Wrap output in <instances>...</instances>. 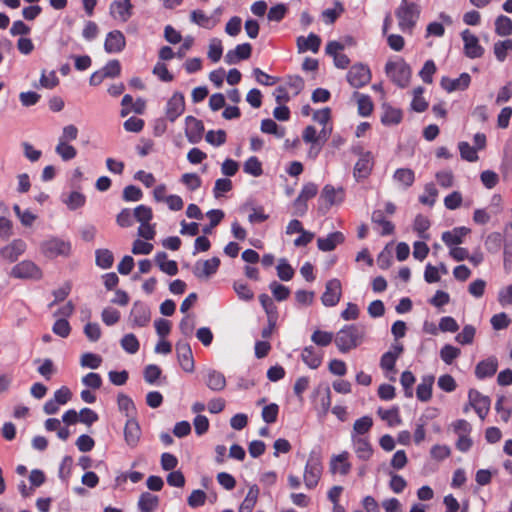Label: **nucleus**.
<instances>
[{
    "mask_svg": "<svg viewBox=\"0 0 512 512\" xmlns=\"http://www.w3.org/2000/svg\"><path fill=\"white\" fill-rule=\"evenodd\" d=\"M140 435L141 430L138 422L135 418L128 419L124 429L126 443L131 447H135L140 440Z\"/></svg>",
    "mask_w": 512,
    "mask_h": 512,
    "instance_id": "4be33fe9",
    "label": "nucleus"
},
{
    "mask_svg": "<svg viewBox=\"0 0 512 512\" xmlns=\"http://www.w3.org/2000/svg\"><path fill=\"white\" fill-rule=\"evenodd\" d=\"M96 264L104 269L110 268L113 264V254L107 249L97 250Z\"/></svg>",
    "mask_w": 512,
    "mask_h": 512,
    "instance_id": "864d4df0",
    "label": "nucleus"
},
{
    "mask_svg": "<svg viewBox=\"0 0 512 512\" xmlns=\"http://www.w3.org/2000/svg\"><path fill=\"white\" fill-rule=\"evenodd\" d=\"M302 360L311 369H316L321 365L322 354L313 346L305 347L302 351Z\"/></svg>",
    "mask_w": 512,
    "mask_h": 512,
    "instance_id": "c756f323",
    "label": "nucleus"
},
{
    "mask_svg": "<svg viewBox=\"0 0 512 512\" xmlns=\"http://www.w3.org/2000/svg\"><path fill=\"white\" fill-rule=\"evenodd\" d=\"M464 42V54L470 58H480L484 54V48L479 44V39L470 30L466 29L461 34Z\"/></svg>",
    "mask_w": 512,
    "mask_h": 512,
    "instance_id": "9d476101",
    "label": "nucleus"
},
{
    "mask_svg": "<svg viewBox=\"0 0 512 512\" xmlns=\"http://www.w3.org/2000/svg\"><path fill=\"white\" fill-rule=\"evenodd\" d=\"M10 275L17 279L40 280L43 276L42 270L32 261L24 260L11 269Z\"/></svg>",
    "mask_w": 512,
    "mask_h": 512,
    "instance_id": "423d86ee",
    "label": "nucleus"
},
{
    "mask_svg": "<svg viewBox=\"0 0 512 512\" xmlns=\"http://www.w3.org/2000/svg\"><path fill=\"white\" fill-rule=\"evenodd\" d=\"M461 351L459 348L452 345H444L440 350V357L446 364H451L459 355Z\"/></svg>",
    "mask_w": 512,
    "mask_h": 512,
    "instance_id": "603ef678",
    "label": "nucleus"
},
{
    "mask_svg": "<svg viewBox=\"0 0 512 512\" xmlns=\"http://www.w3.org/2000/svg\"><path fill=\"white\" fill-rule=\"evenodd\" d=\"M438 191L434 184H427L425 186L424 194L420 196V202L424 205L433 206L437 197Z\"/></svg>",
    "mask_w": 512,
    "mask_h": 512,
    "instance_id": "052dcab7",
    "label": "nucleus"
},
{
    "mask_svg": "<svg viewBox=\"0 0 512 512\" xmlns=\"http://www.w3.org/2000/svg\"><path fill=\"white\" fill-rule=\"evenodd\" d=\"M371 80V72L364 64L353 65L347 73V81L354 88H361Z\"/></svg>",
    "mask_w": 512,
    "mask_h": 512,
    "instance_id": "6e6552de",
    "label": "nucleus"
},
{
    "mask_svg": "<svg viewBox=\"0 0 512 512\" xmlns=\"http://www.w3.org/2000/svg\"><path fill=\"white\" fill-rule=\"evenodd\" d=\"M471 81V77L468 73H462L458 78L451 79L449 77H443L441 79V86L447 92H453L457 90H465Z\"/></svg>",
    "mask_w": 512,
    "mask_h": 512,
    "instance_id": "6ab92c4d",
    "label": "nucleus"
},
{
    "mask_svg": "<svg viewBox=\"0 0 512 512\" xmlns=\"http://www.w3.org/2000/svg\"><path fill=\"white\" fill-rule=\"evenodd\" d=\"M372 425V418L369 416H364L355 421L353 425V432L357 435H364L371 429Z\"/></svg>",
    "mask_w": 512,
    "mask_h": 512,
    "instance_id": "6e6d98bb",
    "label": "nucleus"
},
{
    "mask_svg": "<svg viewBox=\"0 0 512 512\" xmlns=\"http://www.w3.org/2000/svg\"><path fill=\"white\" fill-rule=\"evenodd\" d=\"M333 339H335L333 333L327 331L315 330L311 335L312 342L321 347L328 346Z\"/></svg>",
    "mask_w": 512,
    "mask_h": 512,
    "instance_id": "49530a36",
    "label": "nucleus"
},
{
    "mask_svg": "<svg viewBox=\"0 0 512 512\" xmlns=\"http://www.w3.org/2000/svg\"><path fill=\"white\" fill-rule=\"evenodd\" d=\"M13 210L24 226H31L37 218L30 210H21L17 204L13 206Z\"/></svg>",
    "mask_w": 512,
    "mask_h": 512,
    "instance_id": "bf43d9fd",
    "label": "nucleus"
},
{
    "mask_svg": "<svg viewBox=\"0 0 512 512\" xmlns=\"http://www.w3.org/2000/svg\"><path fill=\"white\" fill-rule=\"evenodd\" d=\"M223 53V47H222V41L218 38H213L209 42L208 46V57L213 62H218L222 56Z\"/></svg>",
    "mask_w": 512,
    "mask_h": 512,
    "instance_id": "09e8293b",
    "label": "nucleus"
},
{
    "mask_svg": "<svg viewBox=\"0 0 512 512\" xmlns=\"http://www.w3.org/2000/svg\"><path fill=\"white\" fill-rule=\"evenodd\" d=\"M219 264L220 260L217 257L197 262L193 273L197 278H208L217 271Z\"/></svg>",
    "mask_w": 512,
    "mask_h": 512,
    "instance_id": "a211bd4d",
    "label": "nucleus"
},
{
    "mask_svg": "<svg viewBox=\"0 0 512 512\" xmlns=\"http://www.w3.org/2000/svg\"><path fill=\"white\" fill-rule=\"evenodd\" d=\"M258 495L259 488L257 487V485L250 486L249 491L245 499L241 503L238 512H252L257 503Z\"/></svg>",
    "mask_w": 512,
    "mask_h": 512,
    "instance_id": "72a5a7b5",
    "label": "nucleus"
},
{
    "mask_svg": "<svg viewBox=\"0 0 512 512\" xmlns=\"http://www.w3.org/2000/svg\"><path fill=\"white\" fill-rule=\"evenodd\" d=\"M475 328L471 325H466L462 332L456 336V341L462 345L471 344L475 336Z\"/></svg>",
    "mask_w": 512,
    "mask_h": 512,
    "instance_id": "0e129e2a",
    "label": "nucleus"
},
{
    "mask_svg": "<svg viewBox=\"0 0 512 512\" xmlns=\"http://www.w3.org/2000/svg\"><path fill=\"white\" fill-rule=\"evenodd\" d=\"M158 497L151 493H143L140 496L138 505L141 512H152L158 505Z\"/></svg>",
    "mask_w": 512,
    "mask_h": 512,
    "instance_id": "37998d69",
    "label": "nucleus"
},
{
    "mask_svg": "<svg viewBox=\"0 0 512 512\" xmlns=\"http://www.w3.org/2000/svg\"><path fill=\"white\" fill-rule=\"evenodd\" d=\"M387 76L399 87L408 86L411 78L409 65L401 58L388 61L385 66Z\"/></svg>",
    "mask_w": 512,
    "mask_h": 512,
    "instance_id": "f03ea898",
    "label": "nucleus"
},
{
    "mask_svg": "<svg viewBox=\"0 0 512 512\" xmlns=\"http://www.w3.org/2000/svg\"><path fill=\"white\" fill-rule=\"evenodd\" d=\"M155 261L162 272L170 276L177 274V263L174 260H168V256L165 252L158 253L155 257Z\"/></svg>",
    "mask_w": 512,
    "mask_h": 512,
    "instance_id": "473e14b6",
    "label": "nucleus"
},
{
    "mask_svg": "<svg viewBox=\"0 0 512 512\" xmlns=\"http://www.w3.org/2000/svg\"><path fill=\"white\" fill-rule=\"evenodd\" d=\"M402 119V113L400 110L387 107L385 108L384 114L382 116V123L385 125H393L398 124Z\"/></svg>",
    "mask_w": 512,
    "mask_h": 512,
    "instance_id": "3c124183",
    "label": "nucleus"
},
{
    "mask_svg": "<svg viewBox=\"0 0 512 512\" xmlns=\"http://www.w3.org/2000/svg\"><path fill=\"white\" fill-rule=\"evenodd\" d=\"M365 330L357 325H347L340 329L334 339L337 348L342 353H347L357 348L364 339Z\"/></svg>",
    "mask_w": 512,
    "mask_h": 512,
    "instance_id": "f257e3e1",
    "label": "nucleus"
},
{
    "mask_svg": "<svg viewBox=\"0 0 512 512\" xmlns=\"http://www.w3.org/2000/svg\"><path fill=\"white\" fill-rule=\"evenodd\" d=\"M12 235V223L7 218V207L0 203V237L3 240L8 239Z\"/></svg>",
    "mask_w": 512,
    "mask_h": 512,
    "instance_id": "c9c22d12",
    "label": "nucleus"
},
{
    "mask_svg": "<svg viewBox=\"0 0 512 512\" xmlns=\"http://www.w3.org/2000/svg\"><path fill=\"white\" fill-rule=\"evenodd\" d=\"M342 287L338 279H331L326 283L325 292L321 296V301L324 306H335L341 298Z\"/></svg>",
    "mask_w": 512,
    "mask_h": 512,
    "instance_id": "9b49d317",
    "label": "nucleus"
},
{
    "mask_svg": "<svg viewBox=\"0 0 512 512\" xmlns=\"http://www.w3.org/2000/svg\"><path fill=\"white\" fill-rule=\"evenodd\" d=\"M498 363L495 358H489L481 361L475 368V374L478 378L493 376L497 371Z\"/></svg>",
    "mask_w": 512,
    "mask_h": 512,
    "instance_id": "c85d7f7f",
    "label": "nucleus"
},
{
    "mask_svg": "<svg viewBox=\"0 0 512 512\" xmlns=\"http://www.w3.org/2000/svg\"><path fill=\"white\" fill-rule=\"evenodd\" d=\"M458 148L462 159L469 162L478 160L476 148L472 147L468 142H460Z\"/></svg>",
    "mask_w": 512,
    "mask_h": 512,
    "instance_id": "8fccbe9b",
    "label": "nucleus"
},
{
    "mask_svg": "<svg viewBox=\"0 0 512 512\" xmlns=\"http://www.w3.org/2000/svg\"><path fill=\"white\" fill-rule=\"evenodd\" d=\"M52 330L56 335H58L62 338H66L70 334L71 328L66 319L59 318L54 323Z\"/></svg>",
    "mask_w": 512,
    "mask_h": 512,
    "instance_id": "338daca9",
    "label": "nucleus"
},
{
    "mask_svg": "<svg viewBox=\"0 0 512 512\" xmlns=\"http://www.w3.org/2000/svg\"><path fill=\"white\" fill-rule=\"evenodd\" d=\"M469 232H470L469 228L457 227V228H454L451 231H445L442 234V240L449 247H452V246H455V245H459V244H461L463 242V238L467 234H469Z\"/></svg>",
    "mask_w": 512,
    "mask_h": 512,
    "instance_id": "5701e85b",
    "label": "nucleus"
},
{
    "mask_svg": "<svg viewBox=\"0 0 512 512\" xmlns=\"http://www.w3.org/2000/svg\"><path fill=\"white\" fill-rule=\"evenodd\" d=\"M321 39L316 34H309L308 37L300 36L297 38V48L299 53L311 50L316 53L319 50Z\"/></svg>",
    "mask_w": 512,
    "mask_h": 512,
    "instance_id": "393cba45",
    "label": "nucleus"
},
{
    "mask_svg": "<svg viewBox=\"0 0 512 512\" xmlns=\"http://www.w3.org/2000/svg\"><path fill=\"white\" fill-rule=\"evenodd\" d=\"M353 443L357 456L362 460H367L372 455V448L365 438L353 436Z\"/></svg>",
    "mask_w": 512,
    "mask_h": 512,
    "instance_id": "f704fd0d",
    "label": "nucleus"
},
{
    "mask_svg": "<svg viewBox=\"0 0 512 512\" xmlns=\"http://www.w3.org/2000/svg\"><path fill=\"white\" fill-rule=\"evenodd\" d=\"M353 97L357 102L358 113L364 117L370 115L373 110V103L370 97L358 92H354Z\"/></svg>",
    "mask_w": 512,
    "mask_h": 512,
    "instance_id": "e433bc0d",
    "label": "nucleus"
},
{
    "mask_svg": "<svg viewBox=\"0 0 512 512\" xmlns=\"http://www.w3.org/2000/svg\"><path fill=\"white\" fill-rule=\"evenodd\" d=\"M133 9L131 0H114L109 6V15L115 22L124 24L132 17Z\"/></svg>",
    "mask_w": 512,
    "mask_h": 512,
    "instance_id": "0eeeda50",
    "label": "nucleus"
},
{
    "mask_svg": "<svg viewBox=\"0 0 512 512\" xmlns=\"http://www.w3.org/2000/svg\"><path fill=\"white\" fill-rule=\"evenodd\" d=\"M133 214L140 224L149 223L152 219V210L145 205H139L136 207Z\"/></svg>",
    "mask_w": 512,
    "mask_h": 512,
    "instance_id": "e2e57ef3",
    "label": "nucleus"
},
{
    "mask_svg": "<svg viewBox=\"0 0 512 512\" xmlns=\"http://www.w3.org/2000/svg\"><path fill=\"white\" fill-rule=\"evenodd\" d=\"M181 181L191 191L198 189L201 185V179L195 173L183 174L181 177Z\"/></svg>",
    "mask_w": 512,
    "mask_h": 512,
    "instance_id": "774afa93",
    "label": "nucleus"
},
{
    "mask_svg": "<svg viewBox=\"0 0 512 512\" xmlns=\"http://www.w3.org/2000/svg\"><path fill=\"white\" fill-rule=\"evenodd\" d=\"M495 32L501 37L512 34V20L504 15H500L495 20Z\"/></svg>",
    "mask_w": 512,
    "mask_h": 512,
    "instance_id": "58836bf2",
    "label": "nucleus"
},
{
    "mask_svg": "<svg viewBox=\"0 0 512 512\" xmlns=\"http://www.w3.org/2000/svg\"><path fill=\"white\" fill-rule=\"evenodd\" d=\"M284 87H287L288 92L297 95L303 89L304 82L299 76H289Z\"/></svg>",
    "mask_w": 512,
    "mask_h": 512,
    "instance_id": "69168bd1",
    "label": "nucleus"
},
{
    "mask_svg": "<svg viewBox=\"0 0 512 512\" xmlns=\"http://www.w3.org/2000/svg\"><path fill=\"white\" fill-rule=\"evenodd\" d=\"M130 319L136 326H145L150 319L149 310L144 305L135 303L131 309Z\"/></svg>",
    "mask_w": 512,
    "mask_h": 512,
    "instance_id": "bb28decb",
    "label": "nucleus"
},
{
    "mask_svg": "<svg viewBox=\"0 0 512 512\" xmlns=\"http://www.w3.org/2000/svg\"><path fill=\"white\" fill-rule=\"evenodd\" d=\"M422 94H423V88L422 87H417L413 91L414 97H413L411 106H412L413 110H415L417 112H423L428 107V103L422 97Z\"/></svg>",
    "mask_w": 512,
    "mask_h": 512,
    "instance_id": "5fc2aeb1",
    "label": "nucleus"
},
{
    "mask_svg": "<svg viewBox=\"0 0 512 512\" xmlns=\"http://www.w3.org/2000/svg\"><path fill=\"white\" fill-rule=\"evenodd\" d=\"M185 110V100L183 94L175 92L168 100L166 106V117L174 122Z\"/></svg>",
    "mask_w": 512,
    "mask_h": 512,
    "instance_id": "4468645a",
    "label": "nucleus"
},
{
    "mask_svg": "<svg viewBox=\"0 0 512 512\" xmlns=\"http://www.w3.org/2000/svg\"><path fill=\"white\" fill-rule=\"evenodd\" d=\"M394 180L403 185L404 187H410L415 179L414 172L408 168L397 169L394 173Z\"/></svg>",
    "mask_w": 512,
    "mask_h": 512,
    "instance_id": "79ce46f5",
    "label": "nucleus"
},
{
    "mask_svg": "<svg viewBox=\"0 0 512 512\" xmlns=\"http://www.w3.org/2000/svg\"><path fill=\"white\" fill-rule=\"evenodd\" d=\"M206 386L213 391H221L226 387L225 376L216 370H209L205 378Z\"/></svg>",
    "mask_w": 512,
    "mask_h": 512,
    "instance_id": "cd10ccee",
    "label": "nucleus"
},
{
    "mask_svg": "<svg viewBox=\"0 0 512 512\" xmlns=\"http://www.w3.org/2000/svg\"><path fill=\"white\" fill-rule=\"evenodd\" d=\"M344 241V236L341 232H334L329 234L326 238H319L317 240L318 248L322 251H332L335 247Z\"/></svg>",
    "mask_w": 512,
    "mask_h": 512,
    "instance_id": "7c9ffc66",
    "label": "nucleus"
},
{
    "mask_svg": "<svg viewBox=\"0 0 512 512\" xmlns=\"http://www.w3.org/2000/svg\"><path fill=\"white\" fill-rule=\"evenodd\" d=\"M102 363V358L93 353H84L81 356L80 364L83 367H88L90 369H97Z\"/></svg>",
    "mask_w": 512,
    "mask_h": 512,
    "instance_id": "13d9d810",
    "label": "nucleus"
},
{
    "mask_svg": "<svg viewBox=\"0 0 512 512\" xmlns=\"http://www.w3.org/2000/svg\"><path fill=\"white\" fill-rule=\"evenodd\" d=\"M468 397L470 405L475 409L480 419L484 420L490 409V399L473 389L469 391Z\"/></svg>",
    "mask_w": 512,
    "mask_h": 512,
    "instance_id": "f8f14e48",
    "label": "nucleus"
},
{
    "mask_svg": "<svg viewBox=\"0 0 512 512\" xmlns=\"http://www.w3.org/2000/svg\"><path fill=\"white\" fill-rule=\"evenodd\" d=\"M41 252L48 258L59 256L68 257L71 253V244L60 238H50L41 243Z\"/></svg>",
    "mask_w": 512,
    "mask_h": 512,
    "instance_id": "20e7f679",
    "label": "nucleus"
},
{
    "mask_svg": "<svg viewBox=\"0 0 512 512\" xmlns=\"http://www.w3.org/2000/svg\"><path fill=\"white\" fill-rule=\"evenodd\" d=\"M321 200L325 202V209H329L332 205L339 204L343 200V191L336 190L330 185H326L321 193Z\"/></svg>",
    "mask_w": 512,
    "mask_h": 512,
    "instance_id": "b1692460",
    "label": "nucleus"
},
{
    "mask_svg": "<svg viewBox=\"0 0 512 512\" xmlns=\"http://www.w3.org/2000/svg\"><path fill=\"white\" fill-rule=\"evenodd\" d=\"M371 220L374 224H377L381 227V235H390L393 233L394 225L390 221L385 220L381 210L374 211L372 213Z\"/></svg>",
    "mask_w": 512,
    "mask_h": 512,
    "instance_id": "4c0bfd02",
    "label": "nucleus"
},
{
    "mask_svg": "<svg viewBox=\"0 0 512 512\" xmlns=\"http://www.w3.org/2000/svg\"><path fill=\"white\" fill-rule=\"evenodd\" d=\"M185 134L190 143H196L201 139L204 126L202 122L192 116L185 119Z\"/></svg>",
    "mask_w": 512,
    "mask_h": 512,
    "instance_id": "aec40b11",
    "label": "nucleus"
},
{
    "mask_svg": "<svg viewBox=\"0 0 512 512\" xmlns=\"http://www.w3.org/2000/svg\"><path fill=\"white\" fill-rule=\"evenodd\" d=\"M126 45L125 36L119 30L111 31L107 34L104 48L108 53L121 52Z\"/></svg>",
    "mask_w": 512,
    "mask_h": 512,
    "instance_id": "f3484780",
    "label": "nucleus"
},
{
    "mask_svg": "<svg viewBox=\"0 0 512 512\" xmlns=\"http://www.w3.org/2000/svg\"><path fill=\"white\" fill-rule=\"evenodd\" d=\"M432 385L433 378H425L423 381L417 386L416 395L420 401H428L432 395Z\"/></svg>",
    "mask_w": 512,
    "mask_h": 512,
    "instance_id": "a18cd8bd",
    "label": "nucleus"
},
{
    "mask_svg": "<svg viewBox=\"0 0 512 512\" xmlns=\"http://www.w3.org/2000/svg\"><path fill=\"white\" fill-rule=\"evenodd\" d=\"M176 353L182 369L185 372L194 371V360L190 345L186 342H178L176 344Z\"/></svg>",
    "mask_w": 512,
    "mask_h": 512,
    "instance_id": "2eb2a0df",
    "label": "nucleus"
},
{
    "mask_svg": "<svg viewBox=\"0 0 512 512\" xmlns=\"http://www.w3.org/2000/svg\"><path fill=\"white\" fill-rule=\"evenodd\" d=\"M26 250V243L21 239H15L0 249V256L9 261H16Z\"/></svg>",
    "mask_w": 512,
    "mask_h": 512,
    "instance_id": "dca6fc26",
    "label": "nucleus"
},
{
    "mask_svg": "<svg viewBox=\"0 0 512 512\" xmlns=\"http://www.w3.org/2000/svg\"><path fill=\"white\" fill-rule=\"evenodd\" d=\"M510 51H512V39L497 41L493 46L494 55L499 62H503Z\"/></svg>",
    "mask_w": 512,
    "mask_h": 512,
    "instance_id": "ea45409f",
    "label": "nucleus"
},
{
    "mask_svg": "<svg viewBox=\"0 0 512 512\" xmlns=\"http://www.w3.org/2000/svg\"><path fill=\"white\" fill-rule=\"evenodd\" d=\"M372 167V155L370 153H366L357 161L354 168V174L358 178H365L370 174Z\"/></svg>",
    "mask_w": 512,
    "mask_h": 512,
    "instance_id": "2f4dec72",
    "label": "nucleus"
},
{
    "mask_svg": "<svg viewBox=\"0 0 512 512\" xmlns=\"http://www.w3.org/2000/svg\"><path fill=\"white\" fill-rule=\"evenodd\" d=\"M419 13L420 11L417 5L403 2L396 12L401 30L411 31L419 17Z\"/></svg>",
    "mask_w": 512,
    "mask_h": 512,
    "instance_id": "39448f33",
    "label": "nucleus"
},
{
    "mask_svg": "<svg viewBox=\"0 0 512 512\" xmlns=\"http://www.w3.org/2000/svg\"><path fill=\"white\" fill-rule=\"evenodd\" d=\"M121 346L122 348L130 353V354H134L138 351L139 349V342L136 338V336L134 334H126L122 339H121Z\"/></svg>",
    "mask_w": 512,
    "mask_h": 512,
    "instance_id": "4d7b16f0",
    "label": "nucleus"
},
{
    "mask_svg": "<svg viewBox=\"0 0 512 512\" xmlns=\"http://www.w3.org/2000/svg\"><path fill=\"white\" fill-rule=\"evenodd\" d=\"M252 47L249 43L237 45L235 49L229 50L225 55L227 64H235L240 60L248 59L251 56Z\"/></svg>",
    "mask_w": 512,
    "mask_h": 512,
    "instance_id": "412c9836",
    "label": "nucleus"
},
{
    "mask_svg": "<svg viewBox=\"0 0 512 512\" xmlns=\"http://www.w3.org/2000/svg\"><path fill=\"white\" fill-rule=\"evenodd\" d=\"M55 152L62 158L64 161H69L76 157L77 151L75 147L69 144V142L62 141L58 139V144L55 147Z\"/></svg>",
    "mask_w": 512,
    "mask_h": 512,
    "instance_id": "a19ab883",
    "label": "nucleus"
},
{
    "mask_svg": "<svg viewBox=\"0 0 512 512\" xmlns=\"http://www.w3.org/2000/svg\"><path fill=\"white\" fill-rule=\"evenodd\" d=\"M59 83V79L56 75L55 71H50L46 73L45 71L42 72L40 77V86L46 89H53L56 87Z\"/></svg>",
    "mask_w": 512,
    "mask_h": 512,
    "instance_id": "680f3d73",
    "label": "nucleus"
},
{
    "mask_svg": "<svg viewBox=\"0 0 512 512\" xmlns=\"http://www.w3.org/2000/svg\"><path fill=\"white\" fill-rule=\"evenodd\" d=\"M332 132L331 127H323L319 132L314 126H307L302 134L304 142L311 144L324 145Z\"/></svg>",
    "mask_w": 512,
    "mask_h": 512,
    "instance_id": "ddd939ff",
    "label": "nucleus"
},
{
    "mask_svg": "<svg viewBox=\"0 0 512 512\" xmlns=\"http://www.w3.org/2000/svg\"><path fill=\"white\" fill-rule=\"evenodd\" d=\"M348 453L342 452L341 454L335 455L330 461V471L333 474L339 473L346 475L350 470V464L347 461Z\"/></svg>",
    "mask_w": 512,
    "mask_h": 512,
    "instance_id": "a878e982",
    "label": "nucleus"
},
{
    "mask_svg": "<svg viewBox=\"0 0 512 512\" xmlns=\"http://www.w3.org/2000/svg\"><path fill=\"white\" fill-rule=\"evenodd\" d=\"M318 192V187L314 183H307L303 186L300 194L293 202V206L295 208L294 214L298 216H303L307 211L306 202L309 199H312L316 196Z\"/></svg>",
    "mask_w": 512,
    "mask_h": 512,
    "instance_id": "1a4fd4ad",
    "label": "nucleus"
},
{
    "mask_svg": "<svg viewBox=\"0 0 512 512\" xmlns=\"http://www.w3.org/2000/svg\"><path fill=\"white\" fill-rule=\"evenodd\" d=\"M243 169L245 173L254 177H259L263 172L261 162L254 156L246 160Z\"/></svg>",
    "mask_w": 512,
    "mask_h": 512,
    "instance_id": "de8ad7c7",
    "label": "nucleus"
},
{
    "mask_svg": "<svg viewBox=\"0 0 512 512\" xmlns=\"http://www.w3.org/2000/svg\"><path fill=\"white\" fill-rule=\"evenodd\" d=\"M118 407L121 412H124L125 416L130 418H134L135 416V406L131 398H129L125 394L118 395Z\"/></svg>",
    "mask_w": 512,
    "mask_h": 512,
    "instance_id": "c03bdc74",
    "label": "nucleus"
},
{
    "mask_svg": "<svg viewBox=\"0 0 512 512\" xmlns=\"http://www.w3.org/2000/svg\"><path fill=\"white\" fill-rule=\"evenodd\" d=\"M322 461L317 453H310L303 473V480L306 488L313 489L318 485L322 475Z\"/></svg>",
    "mask_w": 512,
    "mask_h": 512,
    "instance_id": "7ed1b4c3",
    "label": "nucleus"
}]
</instances>
